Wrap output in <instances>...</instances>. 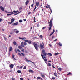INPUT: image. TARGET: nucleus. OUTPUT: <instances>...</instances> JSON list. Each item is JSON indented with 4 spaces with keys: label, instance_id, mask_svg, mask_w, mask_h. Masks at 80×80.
Segmentation results:
<instances>
[{
    "label": "nucleus",
    "instance_id": "1",
    "mask_svg": "<svg viewBox=\"0 0 80 80\" xmlns=\"http://www.w3.org/2000/svg\"><path fill=\"white\" fill-rule=\"evenodd\" d=\"M33 45H34V48L36 50H38V47H39V45L36 44V42H34L32 44Z\"/></svg>",
    "mask_w": 80,
    "mask_h": 80
},
{
    "label": "nucleus",
    "instance_id": "2",
    "mask_svg": "<svg viewBox=\"0 0 80 80\" xmlns=\"http://www.w3.org/2000/svg\"><path fill=\"white\" fill-rule=\"evenodd\" d=\"M24 45H27V43H28V44H32V41L29 40H24ZM26 42L27 43H26Z\"/></svg>",
    "mask_w": 80,
    "mask_h": 80
},
{
    "label": "nucleus",
    "instance_id": "3",
    "mask_svg": "<svg viewBox=\"0 0 80 80\" xmlns=\"http://www.w3.org/2000/svg\"><path fill=\"white\" fill-rule=\"evenodd\" d=\"M53 20V18H52L50 20V22H49V30H50L52 28V21Z\"/></svg>",
    "mask_w": 80,
    "mask_h": 80
},
{
    "label": "nucleus",
    "instance_id": "4",
    "mask_svg": "<svg viewBox=\"0 0 80 80\" xmlns=\"http://www.w3.org/2000/svg\"><path fill=\"white\" fill-rule=\"evenodd\" d=\"M42 53L43 54V56H46L47 55V53L45 52V50L44 49L42 50Z\"/></svg>",
    "mask_w": 80,
    "mask_h": 80
},
{
    "label": "nucleus",
    "instance_id": "5",
    "mask_svg": "<svg viewBox=\"0 0 80 80\" xmlns=\"http://www.w3.org/2000/svg\"><path fill=\"white\" fill-rule=\"evenodd\" d=\"M18 54L19 55V56H20V57H22V56H25V54L23 53H21V54L20 52H18Z\"/></svg>",
    "mask_w": 80,
    "mask_h": 80
},
{
    "label": "nucleus",
    "instance_id": "6",
    "mask_svg": "<svg viewBox=\"0 0 80 80\" xmlns=\"http://www.w3.org/2000/svg\"><path fill=\"white\" fill-rule=\"evenodd\" d=\"M0 8L2 10V11H4L5 10V8L3 7L2 6H0Z\"/></svg>",
    "mask_w": 80,
    "mask_h": 80
},
{
    "label": "nucleus",
    "instance_id": "7",
    "mask_svg": "<svg viewBox=\"0 0 80 80\" xmlns=\"http://www.w3.org/2000/svg\"><path fill=\"white\" fill-rule=\"evenodd\" d=\"M25 60H26V61H27V62H30L32 63H33L34 64V65H35V63H34V62L27 59V58H25Z\"/></svg>",
    "mask_w": 80,
    "mask_h": 80
},
{
    "label": "nucleus",
    "instance_id": "8",
    "mask_svg": "<svg viewBox=\"0 0 80 80\" xmlns=\"http://www.w3.org/2000/svg\"><path fill=\"white\" fill-rule=\"evenodd\" d=\"M40 47L41 49H43L44 48V47L42 44L41 43L40 44Z\"/></svg>",
    "mask_w": 80,
    "mask_h": 80
},
{
    "label": "nucleus",
    "instance_id": "9",
    "mask_svg": "<svg viewBox=\"0 0 80 80\" xmlns=\"http://www.w3.org/2000/svg\"><path fill=\"white\" fill-rule=\"evenodd\" d=\"M37 80H42V78H41L40 77H38L37 78Z\"/></svg>",
    "mask_w": 80,
    "mask_h": 80
},
{
    "label": "nucleus",
    "instance_id": "10",
    "mask_svg": "<svg viewBox=\"0 0 80 80\" xmlns=\"http://www.w3.org/2000/svg\"><path fill=\"white\" fill-rule=\"evenodd\" d=\"M28 3H29V1L28 0H27L26 2H25L26 5H27L28 4Z\"/></svg>",
    "mask_w": 80,
    "mask_h": 80
},
{
    "label": "nucleus",
    "instance_id": "11",
    "mask_svg": "<svg viewBox=\"0 0 80 80\" xmlns=\"http://www.w3.org/2000/svg\"><path fill=\"white\" fill-rule=\"evenodd\" d=\"M41 56L43 60H44V58L46 59V57L44 56L43 55H42V54H41Z\"/></svg>",
    "mask_w": 80,
    "mask_h": 80
},
{
    "label": "nucleus",
    "instance_id": "12",
    "mask_svg": "<svg viewBox=\"0 0 80 80\" xmlns=\"http://www.w3.org/2000/svg\"><path fill=\"white\" fill-rule=\"evenodd\" d=\"M18 25V22H16L13 24L12 25L13 26H14L15 25Z\"/></svg>",
    "mask_w": 80,
    "mask_h": 80
},
{
    "label": "nucleus",
    "instance_id": "13",
    "mask_svg": "<svg viewBox=\"0 0 80 80\" xmlns=\"http://www.w3.org/2000/svg\"><path fill=\"white\" fill-rule=\"evenodd\" d=\"M13 67H14V65L12 64L10 65L9 66V67H10V68H13Z\"/></svg>",
    "mask_w": 80,
    "mask_h": 80
},
{
    "label": "nucleus",
    "instance_id": "14",
    "mask_svg": "<svg viewBox=\"0 0 80 80\" xmlns=\"http://www.w3.org/2000/svg\"><path fill=\"white\" fill-rule=\"evenodd\" d=\"M15 21V19L14 18H12L11 19V23H12L13 22Z\"/></svg>",
    "mask_w": 80,
    "mask_h": 80
},
{
    "label": "nucleus",
    "instance_id": "15",
    "mask_svg": "<svg viewBox=\"0 0 80 80\" xmlns=\"http://www.w3.org/2000/svg\"><path fill=\"white\" fill-rule=\"evenodd\" d=\"M45 7H46L47 8H49L50 9V7L49 5H47L46 6H44Z\"/></svg>",
    "mask_w": 80,
    "mask_h": 80
},
{
    "label": "nucleus",
    "instance_id": "16",
    "mask_svg": "<svg viewBox=\"0 0 80 80\" xmlns=\"http://www.w3.org/2000/svg\"><path fill=\"white\" fill-rule=\"evenodd\" d=\"M36 5L37 7H38V6H39V2H37L36 3Z\"/></svg>",
    "mask_w": 80,
    "mask_h": 80
},
{
    "label": "nucleus",
    "instance_id": "17",
    "mask_svg": "<svg viewBox=\"0 0 80 80\" xmlns=\"http://www.w3.org/2000/svg\"><path fill=\"white\" fill-rule=\"evenodd\" d=\"M21 46L22 47H24V45H23V42H22L21 44Z\"/></svg>",
    "mask_w": 80,
    "mask_h": 80
},
{
    "label": "nucleus",
    "instance_id": "18",
    "mask_svg": "<svg viewBox=\"0 0 80 80\" xmlns=\"http://www.w3.org/2000/svg\"><path fill=\"white\" fill-rule=\"evenodd\" d=\"M29 72H31V73H34V71H33L30 69L29 70Z\"/></svg>",
    "mask_w": 80,
    "mask_h": 80
},
{
    "label": "nucleus",
    "instance_id": "19",
    "mask_svg": "<svg viewBox=\"0 0 80 80\" xmlns=\"http://www.w3.org/2000/svg\"><path fill=\"white\" fill-rule=\"evenodd\" d=\"M54 32H55V29H54L53 30V32H52V33L50 35H49L50 37V36H51V35H53V34L54 33Z\"/></svg>",
    "mask_w": 80,
    "mask_h": 80
},
{
    "label": "nucleus",
    "instance_id": "20",
    "mask_svg": "<svg viewBox=\"0 0 80 80\" xmlns=\"http://www.w3.org/2000/svg\"><path fill=\"white\" fill-rule=\"evenodd\" d=\"M12 49H13L12 47H10L9 48V52H11V51L12 50Z\"/></svg>",
    "mask_w": 80,
    "mask_h": 80
},
{
    "label": "nucleus",
    "instance_id": "21",
    "mask_svg": "<svg viewBox=\"0 0 80 80\" xmlns=\"http://www.w3.org/2000/svg\"><path fill=\"white\" fill-rule=\"evenodd\" d=\"M18 48H19V49H21L22 48V47L21 45H20L18 46Z\"/></svg>",
    "mask_w": 80,
    "mask_h": 80
},
{
    "label": "nucleus",
    "instance_id": "22",
    "mask_svg": "<svg viewBox=\"0 0 80 80\" xmlns=\"http://www.w3.org/2000/svg\"><path fill=\"white\" fill-rule=\"evenodd\" d=\"M48 55L49 56H52V54H51V53H49L48 54Z\"/></svg>",
    "mask_w": 80,
    "mask_h": 80
},
{
    "label": "nucleus",
    "instance_id": "23",
    "mask_svg": "<svg viewBox=\"0 0 80 80\" xmlns=\"http://www.w3.org/2000/svg\"><path fill=\"white\" fill-rule=\"evenodd\" d=\"M59 53H58V52H56V53L54 55H58V54H59Z\"/></svg>",
    "mask_w": 80,
    "mask_h": 80
},
{
    "label": "nucleus",
    "instance_id": "24",
    "mask_svg": "<svg viewBox=\"0 0 80 80\" xmlns=\"http://www.w3.org/2000/svg\"><path fill=\"white\" fill-rule=\"evenodd\" d=\"M41 75L42 77H43V78H44V77H45V76H44V74H43L42 73Z\"/></svg>",
    "mask_w": 80,
    "mask_h": 80
},
{
    "label": "nucleus",
    "instance_id": "25",
    "mask_svg": "<svg viewBox=\"0 0 80 80\" xmlns=\"http://www.w3.org/2000/svg\"><path fill=\"white\" fill-rule=\"evenodd\" d=\"M67 75H72V73L71 72H69V73L67 74Z\"/></svg>",
    "mask_w": 80,
    "mask_h": 80
},
{
    "label": "nucleus",
    "instance_id": "26",
    "mask_svg": "<svg viewBox=\"0 0 80 80\" xmlns=\"http://www.w3.org/2000/svg\"><path fill=\"white\" fill-rule=\"evenodd\" d=\"M54 76H55L56 77H58V76H57V73L56 72H55V73H54Z\"/></svg>",
    "mask_w": 80,
    "mask_h": 80
},
{
    "label": "nucleus",
    "instance_id": "27",
    "mask_svg": "<svg viewBox=\"0 0 80 80\" xmlns=\"http://www.w3.org/2000/svg\"><path fill=\"white\" fill-rule=\"evenodd\" d=\"M13 44L14 45H16L17 44V42H16L14 41L13 42Z\"/></svg>",
    "mask_w": 80,
    "mask_h": 80
},
{
    "label": "nucleus",
    "instance_id": "28",
    "mask_svg": "<svg viewBox=\"0 0 80 80\" xmlns=\"http://www.w3.org/2000/svg\"><path fill=\"white\" fill-rule=\"evenodd\" d=\"M19 33V31H16L15 32V33L16 34L18 33Z\"/></svg>",
    "mask_w": 80,
    "mask_h": 80
},
{
    "label": "nucleus",
    "instance_id": "29",
    "mask_svg": "<svg viewBox=\"0 0 80 80\" xmlns=\"http://www.w3.org/2000/svg\"><path fill=\"white\" fill-rule=\"evenodd\" d=\"M58 45H59V46H61V47H62V43H60V42H59Z\"/></svg>",
    "mask_w": 80,
    "mask_h": 80
},
{
    "label": "nucleus",
    "instance_id": "30",
    "mask_svg": "<svg viewBox=\"0 0 80 80\" xmlns=\"http://www.w3.org/2000/svg\"><path fill=\"white\" fill-rule=\"evenodd\" d=\"M18 72V73H21V71L20 70H18L17 71Z\"/></svg>",
    "mask_w": 80,
    "mask_h": 80
},
{
    "label": "nucleus",
    "instance_id": "31",
    "mask_svg": "<svg viewBox=\"0 0 80 80\" xmlns=\"http://www.w3.org/2000/svg\"><path fill=\"white\" fill-rule=\"evenodd\" d=\"M22 22H23V20H22V19H20L19 21V22H20V23H22Z\"/></svg>",
    "mask_w": 80,
    "mask_h": 80
},
{
    "label": "nucleus",
    "instance_id": "32",
    "mask_svg": "<svg viewBox=\"0 0 80 80\" xmlns=\"http://www.w3.org/2000/svg\"><path fill=\"white\" fill-rule=\"evenodd\" d=\"M58 69L59 71H61V70H62V68H61L60 67H59L58 68Z\"/></svg>",
    "mask_w": 80,
    "mask_h": 80
},
{
    "label": "nucleus",
    "instance_id": "33",
    "mask_svg": "<svg viewBox=\"0 0 80 80\" xmlns=\"http://www.w3.org/2000/svg\"><path fill=\"white\" fill-rule=\"evenodd\" d=\"M48 65L49 67H51V66H52V65H51V64H50V62L48 63Z\"/></svg>",
    "mask_w": 80,
    "mask_h": 80
},
{
    "label": "nucleus",
    "instance_id": "34",
    "mask_svg": "<svg viewBox=\"0 0 80 80\" xmlns=\"http://www.w3.org/2000/svg\"><path fill=\"white\" fill-rule=\"evenodd\" d=\"M44 62L46 63V62L47 61V59H44Z\"/></svg>",
    "mask_w": 80,
    "mask_h": 80
},
{
    "label": "nucleus",
    "instance_id": "35",
    "mask_svg": "<svg viewBox=\"0 0 80 80\" xmlns=\"http://www.w3.org/2000/svg\"><path fill=\"white\" fill-rule=\"evenodd\" d=\"M40 38H43V36L42 35H40L39 36Z\"/></svg>",
    "mask_w": 80,
    "mask_h": 80
},
{
    "label": "nucleus",
    "instance_id": "36",
    "mask_svg": "<svg viewBox=\"0 0 80 80\" xmlns=\"http://www.w3.org/2000/svg\"><path fill=\"white\" fill-rule=\"evenodd\" d=\"M22 40H26V38H25V37L22 38Z\"/></svg>",
    "mask_w": 80,
    "mask_h": 80
},
{
    "label": "nucleus",
    "instance_id": "37",
    "mask_svg": "<svg viewBox=\"0 0 80 80\" xmlns=\"http://www.w3.org/2000/svg\"><path fill=\"white\" fill-rule=\"evenodd\" d=\"M26 68H27V67H26V66H24V68H23V69L25 70V69H26Z\"/></svg>",
    "mask_w": 80,
    "mask_h": 80
},
{
    "label": "nucleus",
    "instance_id": "38",
    "mask_svg": "<svg viewBox=\"0 0 80 80\" xmlns=\"http://www.w3.org/2000/svg\"><path fill=\"white\" fill-rule=\"evenodd\" d=\"M21 51H22V52H25V51L24 50V49H21Z\"/></svg>",
    "mask_w": 80,
    "mask_h": 80
},
{
    "label": "nucleus",
    "instance_id": "39",
    "mask_svg": "<svg viewBox=\"0 0 80 80\" xmlns=\"http://www.w3.org/2000/svg\"><path fill=\"white\" fill-rule=\"evenodd\" d=\"M17 50L18 52H21V51H20V50H19V49H17Z\"/></svg>",
    "mask_w": 80,
    "mask_h": 80
},
{
    "label": "nucleus",
    "instance_id": "40",
    "mask_svg": "<svg viewBox=\"0 0 80 80\" xmlns=\"http://www.w3.org/2000/svg\"><path fill=\"white\" fill-rule=\"evenodd\" d=\"M40 27V24H38L37 27Z\"/></svg>",
    "mask_w": 80,
    "mask_h": 80
},
{
    "label": "nucleus",
    "instance_id": "41",
    "mask_svg": "<svg viewBox=\"0 0 80 80\" xmlns=\"http://www.w3.org/2000/svg\"><path fill=\"white\" fill-rule=\"evenodd\" d=\"M13 12L14 13H17V11H13Z\"/></svg>",
    "mask_w": 80,
    "mask_h": 80
},
{
    "label": "nucleus",
    "instance_id": "42",
    "mask_svg": "<svg viewBox=\"0 0 80 80\" xmlns=\"http://www.w3.org/2000/svg\"><path fill=\"white\" fill-rule=\"evenodd\" d=\"M9 13H11V14H14V13L13 12H9Z\"/></svg>",
    "mask_w": 80,
    "mask_h": 80
},
{
    "label": "nucleus",
    "instance_id": "43",
    "mask_svg": "<svg viewBox=\"0 0 80 80\" xmlns=\"http://www.w3.org/2000/svg\"><path fill=\"white\" fill-rule=\"evenodd\" d=\"M52 79H53V80H55V77H52Z\"/></svg>",
    "mask_w": 80,
    "mask_h": 80
},
{
    "label": "nucleus",
    "instance_id": "44",
    "mask_svg": "<svg viewBox=\"0 0 80 80\" xmlns=\"http://www.w3.org/2000/svg\"><path fill=\"white\" fill-rule=\"evenodd\" d=\"M25 53H28V51L27 50L25 51Z\"/></svg>",
    "mask_w": 80,
    "mask_h": 80
},
{
    "label": "nucleus",
    "instance_id": "45",
    "mask_svg": "<svg viewBox=\"0 0 80 80\" xmlns=\"http://www.w3.org/2000/svg\"><path fill=\"white\" fill-rule=\"evenodd\" d=\"M7 15L8 16H9V15H12V14H7Z\"/></svg>",
    "mask_w": 80,
    "mask_h": 80
},
{
    "label": "nucleus",
    "instance_id": "46",
    "mask_svg": "<svg viewBox=\"0 0 80 80\" xmlns=\"http://www.w3.org/2000/svg\"><path fill=\"white\" fill-rule=\"evenodd\" d=\"M45 28H46L45 27H44L42 29V30L43 29H45Z\"/></svg>",
    "mask_w": 80,
    "mask_h": 80
},
{
    "label": "nucleus",
    "instance_id": "47",
    "mask_svg": "<svg viewBox=\"0 0 80 80\" xmlns=\"http://www.w3.org/2000/svg\"><path fill=\"white\" fill-rule=\"evenodd\" d=\"M36 8H37V7L36 6H35V8H34V10H35L36 9Z\"/></svg>",
    "mask_w": 80,
    "mask_h": 80
},
{
    "label": "nucleus",
    "instance_id": "48",
    "mask_svg": "<svg viewBox=\"0 0 80 80\" xmlns=\"http://www.w3.org/2000/svg\"><path fill=\"white\" fill-rule=\"evenodd\" d=\"M20 79L21 80H23V78H20Z\"/></svg>",
    "mask_w": 80,
    "mask_h": 80
},
{
    "label": "nucleus",
    "instance_id": "49",
    "mask_svg": "<svg viewBox=\"0 0 80 80\" xmlns=\"http://www.w3.org/2000/svg\"><path fill=\"white\" fill-rule=\"evenodd\" d=\"M52 67L53 68H55V67H54V65H52Z\"/></svg>",
    "mask_w": 80,
    "mask_h": 80
},
{
    "label": "nucleus",
    "instance_id": "50",
    "mask_svg": "<svg viewBox=\"0 0 80 80\" xmlns=\"http://www.w3.org/2000/svg\"><path fill=\"white\" fill-rule=\"evenodd\" d=\"M17 29H14L13 30L14 32H15L16 30H17Z\"/></svg>",
    "mask_w": 80,
    "mask_h": 80
},
{
    "label": "nucleus",
    "instance_id": "51",
    "mask_svg": "<svg viewBox=\"0 0 80 80\" xmlns=\"http://www.w3.org/2000/svg\"><path fill=\"white\" fill-rule=\"evenodd\" d=\"M58 39V38H57V39L55 40L54 41V42H56V41H57V39Z\"/></svg>",
    "mask_w": 80,
    "mask_h": 80
},
{
    "label": "nucleus",
    "instance_id": "52",
    "mask_svg": "<svg viewBox=\"0 0 80 80\" xmlns=\"http://www.w3.org/2000/svg\"><path fill=\"white\" fill-rule=\"evenodd\" d=\"M11 80H15V78H11Z\"/></svg>",
    "mask_w": 80,
    "mask_h": 80
},
{
    "label": "nucleus",
    "instance_id": "53",
    "mask_svg": "<svg viewBox=\"0 0 80 80\" xmlns=\"http://www.w3.org/2000/svg\"><path fill=\"white\" fill-rule=\"evenodd\" d=\"M5 12H6V13H10V12H8L7 11H6Z\"/></svg>",
    "mask_w": 80,
    "mask_h": 80
},
{
    "label": "nucleus",
    "instance_id": "54",
    "mask_svg": "<svg viewBox=\"0 0 80 80\" xmlns=\"http://www.w3.org/2000/svg\"><path fill=\"white\" fill-rule=\"evenodd\" d=\"M34 4H32L31 5V7H33V5H34Z\"/></svg>",
    "mask_w": 80,
    "mask_h": 80
},
{
    "label": "nucleus",
    "instance_id": "55",
    "mask_svg": "<svg viewBox=\"0 0 80 80\" xmlns=\"http://www.w3.org/2000/svg\"><path fill=\"white\" fill-rule=\"evenodd\" d=\"M15 52H16V53H17V51L16 49H15Z\"/></svg>",
    "mask_w": 80,
    "mask_h": 80
},
{
    "label": "nucleus",
    "instance_id": "56",
    "mask_svg": "<svg viewBox=\"0 0 80 80\" xmlns=\"http://www.w3.org/2000/svg\"><path fill=\"white\" fill-rule=\"evenodd\" d=\"M28 15H30V14H31V12H29L28 13Z\"/></svg>",
    "mask_w": 80,
    "mask_h": 80
},
{
    "label": "nucleus",
    "instance_id": "57",
    "mask_svg": "<svg viewBox=\"0 0 80 80\" xmlns=\"http://www.w3.org/2000/svg\"><path fill=\"white\" fill-rule=\"evenodd\" d=\"M11 23H11V22H8V24H11Z\"/></svg>",
    "mask_w": 80,
    "mask_h": 80
},
{
    "label": "nucleus",
    "instance_id": "58",
    "mask_svg": "<svg viewBox=\"0 0 80 80\" xmlns=\"http://www.w3.org/2000/svg\"><path fill=\"white\" fill-rule=\"evenodd\" d=\"M2 18L0 19V22L2 21Z\"/></svg>",
    "mask_w": 80,
    "mask_h": 80
},
{
    "label": "nucleus",
    "instance_id": "59",
    "mask_svg": "<svg viewBox=\"0 0 80 80\" xmlns=\"http://www.w3.org/2000/svg\"><path fill=\"white\" fill-rule=\"evenodd\" d=\"M19 39H20V40H22V38H19Z\"/></svg>",
    "mask_w": 80,
    "mask_h": 80
},
{
    "label": "nucleus",
    "instance_id": "60",
    "mask_svg": "<svg viewBox=\"0 0 80 80\" xmlns=\"http://www.w3.org/2000/svg\"><path fill=\"white\" fill-rule=\"evenodd\" d=\"M41 8L42 11H43V7H41Z\"/></svg>",
    "mask_w": 80,
    "mask_h": 80
},
{
    "label": "nucleus",
    "instance_id": "61",
    "mask_svg": "<svg viewBox=\"0 0 80 80\" xmlns=\"http://www.w3.org/2000/svg\"><path fill=\"white\" fill-rule=\"evenodd\" d=\"M54 36H53L52 37V39H53L54 38H54Z\"/></svg>",
    "mask_w": 80,
    "mask_h": 80
},
{
    "label": "nucleus",
    "instance_id": "62",
    "mask_svg": "<svg viewBox=\"0 0 80 80\" xmlns=\"http://www.w3.org/2000/svg\"><path fill=\"white\" fill-rule=\"evenodd\" d=\"M23 20H24V21H25H25H26V20H26V19H23Z\"/></svg>",
    "mask_w": 80,
    "mask_h": 80
},
{
    "label": "nucleus",
    "instance_id": "63",
    "mask_svg": "<svg viewBox=\"0 0 80 80\" xmlns=\"http://www.w3.org/2000/svg\"><path fill=\"white\" fill-rule=\"evenodd\" d=\"M31 29H32V30L33 29V27H32L31 28Z\"/></svg>",
    "mask_w": 80,
    "mask_h": 80
},
{
    "label": "nucleus",
    "instance_id": "64",
    "mask_svg": "<svg viewBox=\"0 0 80 80\" xmlns=\"http://www.w3.org/2000/svg\"><path fill=\"white\" fill-rule=\"evenodd\" d=\"M34 20H35V18L34 17Z\"/></svg>",
    "mask_w": 80,
    "mask_h": 80
}]
</instances>
